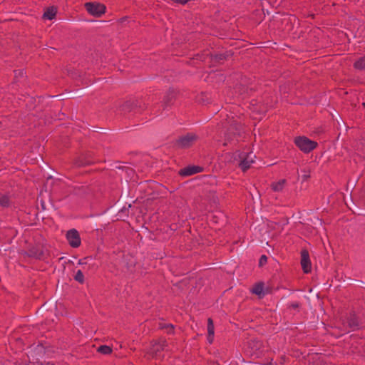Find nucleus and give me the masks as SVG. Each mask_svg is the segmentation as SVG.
Here are the masks:
<instances>
[{
  "label": "nucleus",
  "instance_id": "f257e3e1",
  "mask_svg": "<svg viewBox=\"0 0 365 365\" xmlns=\"http://www.w3.org/2000/svg\"><path fill=\"white\" fill-rule=\"evenodd\" d=\"M242 125L240 123L232 122L225 134L224 145L237 142L242 135Z\"/></svg>",
  "mask_w": 365,
  "mask_h": 365
},
{
  "label": "nucleus",
  "instance_id": "f03ea898",
  "mask_svg": "<svg viewBox=\"0 0 365 365\" xmlns=\"http://www.w3.org/2000/svg\"><path fill=\"white\" fill-rule=\"evenodd\" d=\"M296 145L304 153H309L317 145V142L312 141L304 136L297 137L294 139Z\"/></svg>",
  "mask_w": 365,
  "mask_h": 365
},
{
  "label": "nucleus",
  "instance_id": "7ed1b4c3",
  "mask_svg": "<svg viewBox=\"0 0 365 365\" xmlns=\"http://www.w3.org/2000/svg\"><path fill=\"white\" fill-rule=\"evenodd\" d=\"M85 8L90 14L96 17L102 16L105 14L106 9L104 4L98 2L86 3Z\"/></svg>",
  "mask_w": 365,
  "mask_h": 365
},
{
  "label": "nucleus",
  "instance_id": "20e7f679",
  "mask_svg": "<svg viewBox=\"0 0 365 365\" xmlns=\"http://www.w3.org/2000/svg\"><path fill=\"white\" fill-rule=\"evenodd\" d=\"M197 138L198 137L195 134L187 133L177 140L176 145L181 149L188 148L197 141Z\"/></svg>",
  "mask_w": 365,
  "mask_h": 365
},
{
  "label": "nucleus",
  "instance_id": "39448f33",
  "mask_svg": "<svg viewBox=\"0 0 365 365\" xmlns=\"http://www.w3.org/2000/svg\"><path fill=\"white\" fill-rule=\"evenodd\" d=\"M178 94V91L173 88H170L165 92V96L162 101V106L163 107L164 109L174 104V102L177 98Z\"/></svg>",
  "mask_w": 365,
  "mask_h": 365
},
{
  "label": "nucleus",
  "instance_id": "423d86ee",
  "mask_svg": "<svg viewBox=\"0 0 365 365\" xmlns=\"http://www.w3.org/2000/svg\"><path fill=\"white\" fill-rule=\"evenodd\" d=\"M255 156L252 153L243 152L242 160L239 164V167L245 172L248 170L252 163L255 162Z\"/></svg>",
  "mask_w": 365,
  "mask_h": 365
},
{
  "label": "nucleus",
  "instance_id": "0eeeda50",
  "mask_svg": "<svg viewBox=\"0 0 365 365\" xmlns=\"http://www.w3.org/2000/svg\"><path fill=\"white\" fill-rule=\"evenodd\" d=\"M66 238L72 247H78L81 245V238L78 231L75 229L67 232Z\"/></svg>",
  "mask_w": 365,
  "mask_h": 365
},
{
  "label": "nucleus",
  "instance_id": "6e6552de",
  "mask_svg": "<svg viewBox=\"0 0 365 365\" xmlns=\"http://www.w3.org/2000/svg\"><path fill=\"white\" fill-rule=\"evenodd\" d=\"M301 266L304 273H309L312 270L309 254L307 250H302L301 252Z\"/></svg>",
  "mask_w": 365,
  "mask_h": 365
},
{
  "label": "nucleus",
  "instance_id": "1a4fd4ad",
  "mask_svg": "<svg viewBox=\"0 0 365 365\" xmlns=\"http://www.w3.org/2000/svg\"><path fill=\"white\" fill-rule=\"evenodd\" d=\"M203 170V168L200 166L190 165L185 167L179 171V175L183 177L190 176L196 173H199Z\"/></svg>",
  "mask_w": 365,
  "mask_h": 365
},
{
  "label": "nucleus",
  "instance_id": "9d476101",
  "mask_svg": "<svg viewBox=\"0 0 365 365\" xmlns=\"http://www.w3.org/2000/svg\"><path fill=\"white\" fill-rule=\"evenodd\" d=\"M165 346H167L165 340H160L158 342L156 341L152 344L149 354H150L153 357L157 356L158 353L161 351H163Z\"/></svg>",
  "mask_w": 365,
  "mask_h": 365
},
{
  "label": "nucleus",
  "instance_id": "9b49d317",
  "mask_svg": "<svg viewBox=\"0 0 365 365\" xmlns=\"http://www.w3.org/2000/svg\"><path fill=\"white\" fill-rule=\"evenodd\" d=\"M137 106V101H125L119 105V109L121 112L129 113Z\"/></svg>",
  "mask_w": 365,
  "mask_h": 365
},
{
  "label": "nucleus",
  "instance_id": "f8f14e48",
  "mask_svg": "<svg viewBox=\"0 0 365 365\" xmlns=\"http://www.w3.org/2000/svg\"><path fill=\"white\" fill-rule=\"evenodd\" d=\"M29 257L40 259L43 255V250L41 246L37 245L32 247L27 252H25Z\"/></svg>",
  "mask_w": 365,
  "mask_h": 365
},
{
  "label": "nucleus",
  "instance_id": "ddd939ff",
  "mask_svg": "<svg viewBox=\"0 0 365 365\" xmlns=\"http://www.w3.org/2000/svg\"><path fill=\"white\" fill-rule=\"evenodd\" d=\"M214 333L215 331L213 321L211 318H209L207 319V340L210 344L212 343L213 341Z\"/></svg>",
  "mask_w": 365,
  "mask_h": 365
},
{
  "label": "nucleus",
  "instance_id": "4468645a",
  "mask_svg": "<svg viewBox=\"0 0 365 365\" xmlns=\"http://www.w3.org/2000/svg\"><path fill=\"white\" fill-rule=\"evenodd\" d=\"M57 13V9L56 7L51 6L46 9V11L43 14V19L52 20L56 17Z\"/></svg>",
  "mask_w": 365,
  "mask_h": 365
},
{
  "label": "nucleus",
  "instance_id": "2eb2a0df",
  "mask_svg": "<svg viewBox=\"0 0 365 365\" xmlns=\"http://www.w3.org/2000/svg\"><path fill=\"white\" fill-rule=\"evenodd\" d=\"M262 346V343L259 340L252 339L248 343V347L253 351V354L259 350Z\"/></svg>",
  "mask_w": 365,
  "mask_h": 365
},
{
  "label": "nucleus",
  "instance_id": "dca6fc26",
  "mask_svg": "<svg viewBox=\"0 0 365 365\" xmlns=\"http://www.w3.org/2000/svg\"><path fill=\"white\" fill-rule=\"evenodd\" d=\"M92 162L84 156L78 157L74 162L77 167H83L91 164Z\"/></svg>",
  "mask_w": 365,
  "mask_h": 365
},
{
  "label": "nucleus",
  "instance_id": "f3484780",
  "mask_svg": "<svg viewBox=\"0 0 365 365\" xmlns=\"http://www.w3.org/2000/svg\"><path fill=\"white\" fill-rule=\"evenodd\" d=\"M348 324L349 327L352 329H356L359 327V321L357 317L354 314H351L347 319Z\"/></svg>",
  "mask_w": 365,
  "mask_h": 365
},
{
  "label": "nucleus",
  "instance_id": "a211bd4d",
  "mask_svg": "<svg viewBox=\"0 0 365 365\" xmlns=\"http://www.w3.org/2000/svg\"><path fill=\"white\" fill-rule=\"evenodd\" d=\"M242 153H243V152H240V151L237 150V151H235V153L230 154V161L232 163H236L239 165L242 160Z\"/></svg>",
  "mask_w": 365,
  "mask_h": 365
},
{
  "label": "nucleus",
  "instance_id": "6ab92c4d",
  "mask_svg": "<svg viewBox=\"0 0 365 365\" xmlns=\"http://www.w3.org/2000/svg\"><path fill=\"white\" fill-rule=\"evenodd\" d=\"M286 183V180H280L279 181L277 182H273L272 185H271V187L272 189L275 191V192H279V191H282L283 190V187H284V184Z\"/></svg>",
  "mask_w": 365,
  "mask_h": 365
},
{
  "label": "nucleus",
  "instance_id": "aec40b11",
  "mask_svg": "<svg viewBox=\"0 0 365 365\" xmlns=\"http://www.w3.org/2000/svg\"><path fill=\"white\" fill-rule=\"evenodd\" d=\"M264 289V284L263 283H258L256 284L252 289V292L253 294H255L259 297L262 294Z\"/></svg>",
  "mask_w": 365,
  "mask_h": 365
},
{
  "label": "nucleus",
  "instance_id": "412c9836",
  "mask_svg": "<svg viewBox=\"0 0 365 365\" xmlns=\"http://www.w3.org/2000/svg\"><path fill=\"white\" fill-rule=\"evenodd\" d=\"M125 260L127 261V269L129 271V272H133V269L135 266V259L132 257H130V256H127L125 257Z\"/></svg>",
  "mask_w": 365,
  "mask_h": 365
},
{
  "label": "nucleus",
  "instance_id": "4be33fe9",
  "mask_svg": "<svg viewBox=\"0 0 365 365\" xmlns=\"http://www.w3.org/2000/svg\"><path fill=\"white\" fill-rule=\"evenodd\" d=\"M354 66L358 70H365V56L357 60L354 63Z\"/></svg>",
  "mask_w": 365,
  "mask_h": 365
},
{
  "label": "nucleus",
  "instance_id": "5701e85b",
  "mask_svg": "<svg viewBox=\"0 0 365 365\" xmlns=\"http://www.w3.org/2000/svg\"><path fill=\"white\" fill-rule=\"evenodd\" d=\"M196 101L200 104H205V103H208L209 98L206 93H201L200 95H198L196 97Z\"/></svg>",
  "mask_w": 365,
  "mask_h": 365
},
{
  "label": "nucleus",
  "instance_id": "b1692460",
  "mask_svg": "<svg viewBox=\"0 0 365 365\" xmlns=\"http://www.w3.org/2000/svg\"><path fill=\"white\" fill-rule=\"evenodd\" d=\"M98 351L103 354H110L112 353V349L109 346L102 345L98 348Z\"/></svg>",
  "mask_w": 365,
  "mask_h": 365
},
{
  "label": "nucleus",
  "instance_id": "393cba45",
  "mask_svg": "<svg viewBox=\"0 0 365 365\" xmlns=\"http://www.w3.org/2000/svg\"><path fill=\"white\" fill-rule=\"evenodd\" d=\"M235 92L238 93L240 95H243L245 93H248V88L242 84L237 85L235 87Z\"/></svg>",
  "mask_w": 365,
  "mask_h": 365
},
{
  "label": "nucleus",
  "instance_id": "a878e982",
  "mask_svg": "<svg viewBox=\"0 0 365 365\" xmlns=\"http://www.w3.org/2000/svg\"><path fill=\"white\" fill-rule=\"evenodd\" d=\"M9 205V199L6 195H2L0 197V206L5 207Z\"/></svg>",
  "mask_w": 365,
  "mask_h": 365
},
{
  "label": "nucleus",
  "instance_id": "bb28decb",
  "mask_svg": "<svg viewBox=\"0 0 365 365\" xmlns=\"http://www.w3.org/2000/svg\"><path fill=\"white\" fill-rule=\"evenodd\" d=\"M74 279L79 283L83 284L84 282V275L83 272L81 270H78L74 276Z\"/></svg>",
  "mask_w": 365,
  "mask_h": 365
},
{
  "label": "nucleus",
  "instance_id": "cd10ccee",
  "mask_svg": "<svg viewBox=\"0 0 365 365\" xmlns=\"http://www.w3.org/2000/svg\"><path fill=\"white\" fill-rule=\"evenodd\" d=\"M160 329H167L168 333H171L173 331L174 327L171 324H160Z\"/></svg>",
  "mask_w": 365,
  "mask_h": 365
},
{
  "label": "nucleus",
  "instance_id": "c85d7f7f",
  "mask_svg": "<svg viewBox=\"0 0 365 365\" xmlns=\"http://www.w3.org/2000/svg\"><path fill=\"white\" fill-rule=\"evenodd\" d=\"M24 73H24V70L14 71V78H15V79L17 80L19 78L24 77Z\"/></svg>",
  "mask_w": 365,
  "mask_h": 365
},
{
  "label": "nucleus",
  "instance_id": "c756f323",
  "mask_svg": "<svg viewBox=\"0 0 365 365\" xmlns=\"http://www.w3.org/2000/svg\"><path fill=\"white\" fill-rule=\"evenodd\" d=\"M225 59V56L224 54H217L215 55L213 58V61L215 62H220L221 61H223Z\"/></svg>",
  "mask_w": 365,
  "mask_h": 365
},
{
  "label": "nucleus",
  "instance_id": "7c9ffc66",
  "mask_svg": "<svg viewBox=\"0 0 365 365\" xmlns=\"http://www.w3.org/2000/svg\"><path fill=\"white\" fill-rule=\"evenodd\" d=\"M267 262V257L266 255H262L259 261V266L262 267L264 264H265Z\"/></svg>",
  "mask_w": 365,
  "mask_h": 365
},
{
  "label": "nucleus",
  "instance_id": "2f4dec72",
  "mask_svg": "<svg viewBox=\"0 0 365 365\" xmlns=\"http://www.w3.org/2000/svg\"><path fill=\"white\" fill-rule=\"evenodd\" d=\"M310 178L309 171H304V174L302 175V179L304 181L307 180Z\"/></svg>",
  "mask_w": 365,
  "mask_h": 365
},
{
  "label": "nucleus",
  "instance_id": "473e14b6",
  "mask_svg": "<svg viewBox=\"0 0 365 365\" xmlns=\"http://www.w3.org/2000/svg\"><path fill=\"white\" fill-rule=\"evenodd\" d=\"M53 183V178L51 176H49L46 179V185H48V184H51L52 185Z\"/></svg>",
  "mask_w": 365,
  "mask_h": 365
},
{
  "label": "nucleus",
  "instance_id": "72a5a7b5",
  "mask_svg": "<svg viewBox=\"0 0 365 365\" xmlns=\"http://www.w3.org/2000/svg\"><path fill=\"white\" fill-rule=\"evenodd\" d=\"M299 307V304L298 303H292L291 305H290V307L293 308V309H297Z\"/></svg>",
  "mask_w": 365,
  "mask_h": 365
},
{
  "label": "nucleus",
  "instance_id": "f704fd0d",
  "mask_svg": "<svg viewBox=\"0 0 365 365\" xmlns=\"http://www.w3.org/2000/svg\"><path fill=\"white\" fill-rule=\"evenodd\" d=\"M125 210V207H123L122 209H120V212H124Z\"/></svg>",
  "mask_w": 365,
  "mask_h": 365
},
{
  "label": "nucleus",
  "instance_id": "c9c22d12",
  "mask_svg": "<svg viewBox=\"0 0 365 365\" xmlns=\"http://www.w3.org/2000/svg\"><path fill=\"white\" fill-rule=\"evenodd\" d=\"M41 365H54L53 364L47 363L46 364H41Z\"/></svg>",
  "mask_w": 365,
  "mask_h": 365
},
{
  "label": "nucleus",
  "instance_id": "e433bc0d",
  "mask_svg": "<svg viewBox=\"0 0 365 365\" xmlns=\"http://www.w3.org/2000/svg\"><path fill=\"white\" fill-rule=\"evenodd\" d=\"M362 106H364V108H365V102L362 103Z\"/></svg>",
  "mask_w": 365,
  "mask_h": 365
},
{
  "label": "nucleus",
  "instance_id": "4c0bfd02",
  "mask_svg": "<svg viewBox=\"0 0 365 365\" xmlns=\"http://www.w3.org/2000/svg\"><path fill=\"white\" fill-rule=\"evenodd\" d=\"M84 262H82V260H80L79 264H83Z\"/></svg>",
  "mask_w": 365,
  "mask_h": 365
},
{
  "label": "nucleus",
  "instance_id": "58836bf2",
  "mask_svg": "<svg viewBox=\"0 0 365 365\" xmlns=\"http://www.w3.org/2000/svg\"><path fill=\"white\" fill-rule=\"evenodd\" d=\"M282 360L283 361H284V356H282Z\"/></svg>",
  "mask_w": 365,
  "mask_h": 365
}]
</instances>
